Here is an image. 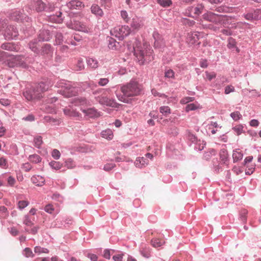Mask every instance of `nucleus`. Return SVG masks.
Segmentation results:
<instances>
[{"label": "nucleus", "mask_w": 261, "mask_h": 261, "mask_svg": "<svg viewBox=\"0 0 261 261\" xmlns=\"http://www.w3.org/2000/svg\"><path fill=\"white\" fill-rule=\"evenodd\" d=\"M63 41V36L61 33H57L55 36V45H58L60 44Z\"/></svg>", "instance_id": "de8ad7c7"}, {"label": "nucleus", "mask_w": 261, "mask_h": 261, "mask_svg": "<svg viewBox=\"0 0 261 261\" xmlns=\"http://www.w3.org/2000/svg\"><path fill=\"white\" fill-rule=\"evenodd\" d=\"M151 92L154 96H159L163 98L166 97V95L165 94L158 92V91L154 88L152 89Z\"/></svg>", "instance_id": "e2e57ef3"}, {"label": "nucleus", "mask_w": 261, "mask_h": 261, "mask_svg": "<svg viewBox=\"0 0 261 261\" xmlns=\"http://www.w3.org/2000/svg\"><path fill=\"white\" fill-rule=\"evenodd\" d=\"M159 110L160 112L164 116H167L171 113V109L168 106H162L160 108Z\"/></svg>", "instance_id": "4c0bfd02"}, {"label": "nucleus", "mask_w": 261, "mask_h": 261, "mask_svg": "<svg viewBox=\"0 0 261 261\" xmlns=\"http://www.w3.org/2000/svg\"><path fill=\"white\" fill-rule=\"evenodd\" d=\"M65 164V166L70 169L73 168L75 166V163L73 162V160L70 158L67 159Z\"/></svg>", "instance_id": "6e6d98bb"}, {"label": "nucleus", "mask_w": 261, "mask_h": 261, "mask_svg": "<svg viewBox=\"0 0 261 261\" xmlns=\"http://www.w3.org/2000/svg\"><path fill=\"white\" fill-rule=\"evenodd\" d=\"M65 115L68 116L77 117L79 116V112L74 110L71 107H66L63 109Z\"/></svg>", "instance_id": "393cba45"}, {"label": "nucleus", "mask_w": 261, "mask_h": 261, "mask_svg": "<svg viewBox=\"0 0 261 261\" xmlns=\"http://www.w3.org/2000/svg\"><path fill=\"white\" fill-rule=\"evenodd\" d=\"M18 31L16 27L13 25H9L7 26L4 33V37L6 39H14L18 36Z\"/></svg>", "instance_id": "f8f14e48"}, {"label": "nucleus", "mask_w": 261, "mask_h": 261, "mask_svg": "<svg viewBox=\"0 0 261 261\" xmlns=\"http://www.w3.org/2000/svg\"><path fill=\"white\" fill-rule=\"evenodd\" d=\"M49 87V84L44 82H40L35 86V87L41 93L48 90Z\"/></svg>", "instance_id": "5701e85b"}, {"label": "nucleus", "mask_w": 261, "mask_h": 261, "mask_svg": "<svg viewBox=\"0 0 261 261\" xmlns=\"http://www.w3.org/2000/svg\"><path fill=\"white\" fill-rule=\"evenodd\" d=\"M232 129L237 135H241L243 131V126L241 124L237 125L232 128Z\"/></svg>", "instance_id": "864d4df0"}, {"label": "nucleus", "mask_w": 261, "mask_h": 261, "mask_svg": "<svg viewBox=\"0 0 261 261\" xmlns=\"http://www.w3.org/2000/svg\"><path fill=\"white\" fill-rule=\"evenodd\" d=\"M100 134L102 138L108 140H111L113 138V132L110 129H107L106 130H102Z\"/></svg>", "instance_id": "c756f323"}, {"label": "nucleus", "mask_w": 261, "mask_h": 261, "mask_svg": "<svg viewBox=\"0 0 261 261\" xmlns=\"http://www.w3.org/2000/svg\"><path fill=\"white\" fill-rule=\"evenodd\" d=\"M16 180L14 177L12 176H10L7 178V186L12 187L14 186L16 183Z\"/></svg>", "instance_id": "680f3d73"}, {"label": "nucleus", "mask_w": 261, "mask_h": 261, "mask_svg": "<svg viewBox=\"0 0 261 261\" xmlns=\"http://www.w3.org/2000/svg\"><path fill=\"white\" fill-rule=\"evenodd\" d=\"M144 25V19L143 18L135 16L130 22L131 27L134 30H139Z\"/></svg>", "instance_id": "2eb2a0df"}, {"label": "nucleus", "mask_w": 261, "mask_h": 261, "mask_svg": "<svg viewBox=\"0 0 261 261\" xmlns=\"http://www.w3.org/2000/svg\"><path fill=\"white\" fill-rule=\"evenodd\" d=\"M111 251H113V252H114V250H112V249H108V248L105 249L103 250V253L102 254V256L106 259H110L111 258Z\"/></svg>", "instance_id": "4d7b16f0"}, {"label": "nucleus", "mask_w": 261, "mask_h": 261, "mask_svg": "<svg viewBox=\"0 0 261 261\" xmlns=\"http://www.w3.org/2000/svg\"><path fill=\"white\" fill-rule=\"evenodd\" d=\"M58 86L61 88L60 90V93L66 97L74 96L78 92L77 88L73 86L69 81H61L58 83Z\"/></svg>", "instance_id": "7ed1b4c3"}, {"label": "nucleus", "mask_w": 261, "mask_h": 261, "mask_svg": "<svg viewBox=\"0 0 261 261\" xmlns=\"http://www.w3.org/2000/svg\"><path fill=\"white\" fill-rule=\"evenodd\" d=\"M91 11L93 14L99 17H102L103 15L102 10L97 5H92Z\"/></svg>", "instance_id": "a878e982"}, {"label": "nucleus", "mask_w": 261, "mask_h": 261, "mask_svg": "<svg viewBox=\"0 0 261 261\" xmlns=\"http://www.w3.org/2000/svg\"><path fill=\"white\" fill-rule=\"evenodd\" d=\"M34 145L37 148L40 149L43 143L42 138L40 136H36L34 138Z\"/></svg>", "instance_id": "72a5a7b5"}, {"label": "nucleus", "mask_w": 261, "mask_h": 261, "mask_svg": "<svg viewBox=\"0 0 261 261\" xmlns=\"http://www.w3.org/2000/svg\"><path fill=\"white\" fill-rule=\"evenodd\" d=\"M151 243L153 247H161L165 243V241L160 240L157 238H154L151 240Z\"/></svg>", "instance_id": "79ce46f5"}, {"label": "nucleus", "mask_w": 261, "mask_h": 261, "mask_svg": "<svg viewBox=\"0 0 261 261\" xmlns=\"http://www.w3.org/2000/svg\"><path fill=\"white\" fill-rule=\"evenodd\" d=\"M39 42L37 38H35L31 40L28 44V46L30 49L35 53L38 54L39 53V49L38 45V43Z\"/></svg>", "instance_id": "4be33fe9"}, {"label": "nucleus", "mask_w": 261, "mask_h": 261, "mask_svg": "<svg viewBox=\"0 0 261 261\" xmlns=\"http://www.w3.org/2000/svg\"><path fill=\"white\" fill-rule=\"evenodd\" d=\"M220 158L224 164H226L228 161L227 152L225 149H221L220 152Z\"/></svg>", "instance_id": "f704fd0d"}, {"label": "nucleus", "mask_w": 261, "mask_h": 261, "mask_svg": "<svg viewBox=\"0 0 261 261\" xmlns=\"http://www.w3.org/2000/svg\"><path fill=\"white\" fill-rule=\"evenodd\" d=\"M34 252L36 253H48L49 251L47 248L41 247L40 246H36L34 248Z\"/></svg>", "instance_id": "3c124183"}, {"label": "nucleus", "mask_w": 261, "mask_h": 261, "mask_svg": "<svg viewBox=\"0 0 261 261\" xmlns=\"http://www.w3.org/2000/svg\"><path fill=\"white\" fill-rule=\"evenodd\" d=\"M49 165L52 169L56 170L60 169L62 167V164L59 162L53 161L49 163Z\"/></svg>", "instance_id": "49530a36"}, {"label": "nucleus", "mask_w": 261, "mask_h": 261, "mask_svg": "<svg viewBox=\"0 0 261 261\" xmlns=\"http://www.w3.org/2000/svg\"><path fill=\"white\" fill-rule=\"evenodd\" d=\"M23 56L22 55H16L13 56L7 61L8 65L10 68L20 67L23 69H28L29 65L23 60Z\"/></svg>", "instance_id": "423d86ee"}, {"label": "nucleus", "mask_w": 261, "mask_h": 261, "mask_svg": "<svg viewBox=\"0 0 261 261\" xmlns=\"http://www.w3.org/2000/svg\"><path fill=\"white\" fill-rule=\"evenodd\" d=\"M200 33L198 32H195L191 33L189 36V41L192 44L197 43L199 39Z\"/></svg>", "instance_id": "c85d7f7f"}, {"label": "nucleus", "mask_w": 261, "mask_h": 261, "mask_svg": "<svg viewBox=\"0 0 261 261\" xmlns=\"http://www.w3.org/2000/svg\"><path fill=\"white\" fill-rule=\"evenodd\" d=\"M22 120L25 121L33 122L35 120V118L33 114H30L28 116L23 117Z\"/></svg>", "instance_id": "69168bd1"}, {"label": "nucleus", "mask_w": 261, "mask_h": 261, "mask_svg": "<svg viewBox=\"0 0 261 261\" xmlns=\"http://www.w3.org/2000/svg\"><path fill=\"white\" fill-rule=\"evenodd\" d=\"M248 211L246 209L242 210L240 212V220L243 223H246L247 220Z\"/></svg>", "instance_id": "c9c22d12"}, {"label": "nucleus", "mask_w": 261, "mask_h": 261, "mask_svg": "<svg viewBox=\"0 0 261 261\" xmlns=\"http://www.w3.org/2000/svg\"><path fill=\"white\" fill-rule=\"evenodd\" d=\"M51 37L50 32L45 28H43L39 31L37 39L40 42H44L48 41Z\"/></svg>", "instance_id": "4468645a"}, {"label": "nucleus", "mask_w": 261, "mask_h": 261, "mask_svg": "<svg viewBox=\"0 0 261 261\" xmlns=\"http://www.w3.org/2000/svg\"><path fill=\"white\" fill-rule=\"evenodd\" d=\"M206 145L205 142L204 141H200L199 140L198 143L194 146V149L198 151L202 150Z\"/></svg>", "instance_id": "ea45409f"}, {"label": "nucleus", "mask_w": 261, "mask_h": 261, "mask_svg": "<svg viewBox=\"0 0 261 261\" xmlns=\"http://www.w3.org/2000/svg\"><path fill=\"white\" fill-rule=\"evenodd\" d=\"M204 6L199 4L196 6H190L184 12V15L188 17L197 18L201 14L203 10Z\"/></svg>", "instance_id": "6e6552de"}, {"label": "nucleus", "mask_w": 261, "mask_h": 261, "mask_svg": "<svg viewBox=\"0 0 261 261\" xmlns=\"http://www.w3.org/2000/svg\"><path fill=\"white\" fill-rule=\"evenodd\" d=\"M187 138L188 141L191 142L192 143L195 144V145L197 144L199 141L197 137L191 133H189L188 134Z\"/></svg>", "instance_id": "37998d69"}, {"label": "nucleus", "mask_w": 261, "mask_h": 261, "mask_svg": "<svg viewBox=\"0 0 261 261\" xmlns=\"http://www.w3.org/2000/svg\"><path fill=\"white\" fill-rule=\"evenodd\" d=\"M141 254L144 257L148 258L150 257V249L147 247H142L140 250Z\"/></svg>", "instance_id": "a19ab883"}, {"label": "nucleus", "mask_w": 261, "mask_h": 261, "mask_svg": "<svg viewBox=\"0 0 261 261\" xmlns=\"http://www.w3.org/2000/svg\"><path fill=\"white\" fill-rule=\"evenodd\" d=\"M51 156L54 159L58 160L60 158L61 153L58 150L54 149L51 151Z\"/></svg>", "instance_id": "0e129e2a"}, {"label": "nucleus", "mask_w": 261, "mask_h": 261, "mask_svg": "<svg viewBox=\"0 0 261 261\" xmlns=\"http://www.w3.org/2000/svg\"><path fill=\"white\" fill-rule=\"evenodd\" d=\"M23 254L26 257L33 256V253L32 250L30 248H25L23 251Z\"/></svg>", "instance_id": "13d9d810"}, {"label": "nucleus", "mask_w": 261, "mask_h": 261, "mask_svg": "<svg viewBox=\"0 0 261 261\" xmlns=\"http://www.w3.org/2000/svg\"><path fill=\"white\" fill-rule=\"evenodd\" d=\"M227 16L215 13L211 11H207L202 15V18L205 20L216 24H222L227 20Z\"/></svg>", "instance_id": "20e7f679"}, {"label": "nucleus", "mask_w": 261, "mask_h": 261, "mask_svg": "<svg viewBox=\"0 0 261 261\" xmlns=\"http://www.w3.org/2000/svg\"><path fill=\"white\" fill-rule=\"evenodd\" d=\"M156 2L163 7H169L172 4L171 0H156Z\"/></svg>", "instance_id": "a18cd8bd"}, {"label": "nucleus", "mask_w": 261, "mask_h": 261, "mask_svg": "<svg viewBox=\"0 0 261 261\" xmlns=\"http://www.w3.org/2000/svg\"><path fill=\"white\" fill-rule=\"evenodd\" d=\"M243 154L240 152L238 151L237 150H233L232 153L233 161L234 163L237 162L242 159Z\"/></svg>", "instance_id": "473e14b6"}, {"label": "nucleus", "mask_w": 261, "mask_h": 261, "mask_svg": "<svg viewBox=\"0 0 261 261\" xmlns=\"http://www.w3.org/2000/svg\"><path fill=\"white\" fill-rule=\"evenodd\" d=\"M31 181L37 186L41 187L44 185L45 180L44 178L40 175H34L31 178Z\"/></svg>", "instance_id": "412c9836"}, {"label": "nucleus", "mask_w": 261, "mask_h": 261, "mask_svg": "<svg viewBox=\"0 0 261 261\" xmlns=\"http://www.w3.org/2000/svg\"><path fill=\"white\" fill-rule=\"evenodd\" d=\"M148 163V160L144 157L137 158L135 162V165L136 167L141 168Z\"/></svg>", "instance_id": "b1692460"}, {"label": "nucleus", "mask_w": 261, "mask_h": 261, "mask_svg": "<svg viewBox=\"0 0 261 261\" xmlns=\"http://www.w3.org/2000/svg\"><path fill=\"white\" fill-rule=\"evenodd\" d=\"M23 10H16L10 15V19L17 22H30L31 18L23 13Z\"/></svg>", "instance_id": "9d476101"}, {"label": "nucleus", "mask_w": 261, "mask_h": 261, "mask_svg": "<svg viewBox=\"0 0 261 261\" xmlns=\"http://www.w3.org/2000/svg\"><path fill=\"white\" fill-rule=\"evenodd\" d=\"M1 48L5 50L14 51H18L20 48L18 45L10 42L3 43L1 45Z\"/></svg>", "instance_id": "6ab92c4d"}, {"label": "nucleus", "mask_w": 261, "mask_h": 261, "mask_svg": "<svg viewBox=\"0 0 261 261\" xmlns=\"http://www.w3.org/2000/svg\"><path fill=\"white\" fill-rule=\"evenodd\" d=\"M71 102L75 106L86 105L87 103V100L84 97H78L73 99Z\"/></svg>", "instance_id": "bb28decb"}, {"label": "nucleus", "mask_w": 261, "mask_h": 261, "mask_svg": "<svg viewBox=\"0 0 261 261\" xmlns=\"http://www.w3.org/2000/svg\"><path fill=\"white\" fill-rule=\"evenodd\" d=\"M23 95L28 101L38 100L42 97V93L35 86L26 88L23 92Z\"/></svg>", "instance_id": "0eeeda50"}, {"label": "nucleus", "mask_w": 261, "mask_h": 261, "mask_svg": "<svg viewBox=\"0 0 261 261\" xmlns=\"http://www.w3.org/2000/svg\"><path fill=\"white\" fill-rule=\"evenodd\" d=\"M152 37L154 40V47L155 48H163L165 46V41L162 36L155 30L152 33Z\"/></svg>", "instance_id": "ddd939ff"}, {"label": "nucleus", "mask_w": 261, "mask_h": 261, "mask_svg": "<svg viewBox=\"0 0 261 261\" xmlns=\"http://www.w3.org/2000/svg\"><path fill=\"white\" fill-rule=\"evenodd\" d=\"M230 117L234 121H238L242 118V115L239 111H235L230 114Z\"/></svg>", "instance_id": "603ef678"}, {"label": "nucleus", "mask_w": 261, "mask_h": 261, "mask_svg": "<svg viewBox=\"0 0 261 261\" xmlns=\"http://www.w3.org/2000/svg\"><path fill=\"white\" fill-rule=\"evenodd\" d=\"M66 6L69 9L80 10L84 7L83 3L79 0H71L66 3Z\"/></svg>", "instance_id": "dca6fc26"}, {"label": "nucleus", "mask_w": 261, "mask_h": 261, "mask_svg": "<svg viewBox=\"0 0 261 261\" xmlns=\"http://www.w3.org/2000/svg\"><path fill=\"white\" fill-rule=\"evenodd\" d=\"M255 20L261 19V8L256 9L253 12Z\"/></svg>", "instance_id": "bf43d9fd"}, {"label": "nucleus", "mask_w": 261, "mask_h": 261, "mask_svg": "<svg viewBox=\"0 0 261 261\" xmlns=\"http://www.w3.org/2000/svg\"><path fill=\"white\" fill-rule=\"evenodd\" d=\"M57 98L55 97H53L50 98H48L46 100L47 101V103H50L49 105H44L42 107V109L44 111L47 113H53L55 112V109H54V106L52 103L55 101H56Z\"/></svg>", "instance_id": "a211bd4d"}, {"label": "nucleus", "mask_w": 261, "mask_h": 261, "mask_svg": "<svg viewBox=\"0 0 261 261\" xmlns=\"http://www.w3.org/2000/svg\"><path fill=\"white\" fill-rule=\"evenodd\" d=\"M98 101L101 105L117 109L122 106L121 104L117 103L115 99H110L106 96L99 97Z\"/></svg>", "instance_id": "9b49d317"}, {"label": "nucleus", "mask_w": 261, "mask_h": 261, "mask_svg": "<svg viewBox=\"0 0 261 261\" xmlns=\"http://www.w3.org/2000/svg\"><path fill=\"white\" fill-rule=\"evenodd\" d=\"M87 63L88 66L90 68L95 69L98 67V62L95 59L88 58L87 60Z\"/></svg>", "instance_id": "2f4dec72"}, {"label": "nucleus", "mask_w": 261, "mask_h": 261, "mask_svg": "<svg viewBox=\"0 0 261 261\" xmlns=\"http://www.w3.org/2000/svg\"><path fill=\"white\" fill-rule=\"evenodd\" d=\"M145 46L144 45L143 47L141 42L137 39H135L133 46L134 53L140 64L141 65L145 63H149L154 59L153 50L150 47H145Z\"/></svg>", "instance_id": "f03ea898"}, {"label": "nucleus", "mask_w": 261, "mask_h": 261, "mask_svg": "<svg viewBox=\"0 0 261 261\" xmlns=\"http://www.w3.org/2000/svg\"><path fill=\"white\" fill-rule=\"evenodd\" d=\"M142 86L137 81L131 80L129 83L121 86V93L117 92L118 99L124 103H130L132 97L138 96L142 92Z\"/></svg>", "instance_id": "f257e3e1"}, {"label": "nucleus", "mask_w": 261, "mask_h": 261, "mask_svg": "<svg viewBox=\"0 0 261 261\" xmlns=\"http://www.w3.org/2000/svg\"><path fill=\"white\" fill-rule=\"evenodd\" d=\"M64 218H58L52 223L51 226L54 227L60 228L62 227L63 224Z\"/></svg>", "instance_id": "e433bc0d"}, {"label": "nucleus", "mask_w": 261, "mask_h": 261, "mask_svg": "<svg viewBox=\"0 0 261 261\" xmlns=\"http://www.w3.org/2000/svg\"><path fill=\"white\" fill-rule=\"evenodd\" d=\"M82 112L85 114V115L88 116L90 118H95L99 116V113L95 108H89L87 109L82 110Z\"/></svg>", "instance_id": "aec40b11"}, {"label": "nucleus", "mask_w": 261, "mask_h": 261, "mask_svg": "<svg viewBox=\"0 0 261 261\" xmlns=\"http://www.w3.org/2000/svg\"><path fill=\"white\" fill-rule=\"evenodd\" d=\"M227 41L228 43L227 44V47L229 49H231L234 48V47H236L237 42L234 38L230 37L228 38Z\"/></svg>", "instance_id": "c03bdc74"}, {"label": "nucleus", "mask_w": 261, "mask_h": 261, "mask_svg": "<svg viewBox=\"0 0 261 261\" xmlns=\"http://www.w3.org/2000/svg\"><path fill=\"white\" fill-rule=\"evenodd\" d=\"M44 210L47 213L53 214L55 208L53 205L47 204L44 207Z\"/></svg>", "instance_id": "774afa93"}, {"label": "nucleus", "mask_w": 261, "mask_h": 261, "mask_svg": "<svg viewBox=\"0 0 261 261\" xmlns=\"http://www.w3.org/2000/svg\"><path fill=\"white\" fill-rule=\"evenodd\" d=\"M28 159L31 162L34 164L39 163L42 160L41 158L37 154L30 155Z\"/></svg>", "instance_id": "7c9ffc66"}, {"label": "nucleus", "mask_w": 261, "mask_h": 261, "mask_svg": "<svg viewBox=\"0 0 261 261\" xmlns=\"http://www.w3.org/2000/svg\"><path fill=\"white\" fill-rule=\"evenodd\" d=\"M53 52V48L49 44H45L42 47V53L44 55L49 54Z\"/></svg>", "instance_id": "58836bf2"}, {"label": "nucleus", "mask_w": 261, "mask_h": 261, "mask_svg": "<svg viewBox=\"0 0 261 261\" xmlns=\"http://www.w3.org/2000/svg\"><path fill=\"white\" fill-rule=\"evenodd\" d=\"M23 223L27 226H32L34 223L28 215L24 216L23 220Z\"/></svg>", "instance_id": "09e8293b"}, {"label": "nucleus", "mask_w": 261, "mask_h": 261, "mask_svg": "<svg viewBox=\"0 0 261 261\" xmlns=\"http://www.w3.org/2000/svg\"><path fill=\"white\" fill-rule=\"evenodd\" d=\"M116 167V165L114 163H107L105 165L103 170L106 171H109Z\"/></svg>", "instance_id": "338daca9"}, {"label": "nucleus", "mask_w": 261, "mask_h": 261, "mask_svg": "<svg viewBox=\"0 0 261 261\" xmlns=\"http://www.w3.org/2000/svg\"><path fill=\"white\" fill-rule=\"evenodd\" d=\"M108 41V47L111 49L115 50L119 46V43L113 38L109 37Z\"/></svg>", "instance_id": "cd10ccee"}, {"label": "nucleus", "mask_w": 261, "mask_h": 261, "mask_svg": "<svg viewBox=\"0 0 261 261\" xmlns=\"http://www.w3.org/2000/svg\"><path fill=\"white\" fill-rule=\"evenodd\" d=\"M175 72L172 69H169L165 71V77L169 79L174 78Z\"/></svg>", "instance_id": "5fc2aeb1"}, {"label": "nucleus", "mask_w": 261, "mask_h": 261, "mask_svg": "<svg viewBox=\"0 0 261 261\" xmlns=\"http://www.w3.org/2000/svg\"><path fill=\"white\" fill-rule=\"evenodd\" d=\"M44 119L48 122L54 123V124H58L59 121L55 118H54L49 116H45Z\"/></svg>", "instance_id": "052dcab7"}, {"label": "nucleus", "mask_w": 261, "mask_h": 261, "mask_svg": "<svg viewBox=\"0 0 261 261\" xmlns=\"http://www.w3.org/2000/svg\"><path fill=\"white\" fill-rule=\"evenodd\" d=\"M130 29L128 25H118L111 31V34L115 36L119 40H122L130 33Z\"/></svg>", "instance_id": "39448f33"}, {"label": "nucleus", "mask_w": 261, "mask_h": 261, "mask_svg": "<svg viewBox=\"0 0 261 261\" xmlns=\"http://www.w3.org/2000/svg\"><path fill=\"white\" fill-rule=\"evenodd\" d=\"M35 9L37 12L42 11L52 12L54 10V7L50 3L46 4L42 0H34Z\"/></svg>", "instance_id": "1a4fd4ad"}, {"label": "nucleus", "mask_w": 261, "mask_h": 261, "mask_svg": "<svg viewBox=\"0 0 261 261\" xmlns=\"http://www.w3.org/2000/svg\"><path fill=\"white\" fill-rule=\"evenodd\" d=\"M29 204V202L27 200H20L18 202V207L19 210H22L26 207Z\"/></svg>", "instance_id": "8fccbe9b"}, {"label": "nucleus", "mask_w": 261, "mask_h": 261, "mask_svg": "<svg viewBox=\"0 0 261 261\" xmlns=\"http://www.w3.org/2000/svg\"><path fill=\"white\" fill-rule=\"evenodd\" d=\"M47 20L51 22L61 23L63 22L62 13L58 11L56 14H53L47 16Z\"/></svg>", "instance_id": "f3484780"}]
</instances>
